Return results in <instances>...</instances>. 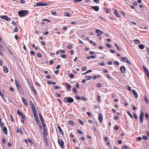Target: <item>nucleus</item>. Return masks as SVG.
<instances>
[{"label": "nucleus", "mask_w": 149, "mask_h": 149, "mask_svg": "<svg viewBox=\"0 0 149 149\" xmlns=\"http://www.w3.org/2000/svg\"><path fill=\"white\" fill-rule=\"evenodd\" d=\"M134 41L136 44H138L140 43L139 40L138 39L134 40Z\"/></svg>", "instance_id": "obj_30"}, {"label": "nucleus", "mask_w": 149, "mask_h": 149, "mask_svg": "<svg viewBox=\"0 0 149 149\" xmlns=\"http://www.w3.org/2000/svg\"><path fill=\"white\" fill-rule=\"evenodd\" d=\"M31 88L32 89V91L33 92L36 94H37V93L36 92L34 87L31 85Z\"/></svg>", "instance_id": "obj_24"}, {"label": "nucleus", "mask_w": 149, "mask_h": 149, "mask_svg": "<svg viewBox=\"0 0 149 149\" xmlns=\"http://www.w3.org/2000/svg\"><path fill=\"white\" fill-rule=\"evenodd\" d=\"M17 114L20 116L24 120L25 119V116L24 114L20 112L19 110H17Z\"/></svg>", "instance_id": "obj_6"}, {"label": "nucleus", "mask_w": 149, "mask_h": 149, "mask_svg": "<svg viewBox=\"0 0 149 149\" xmlns=\"http://www.w3.org/2000/svg\"><path fill=\"white\" fill-rule=\"evenodd\" d=\"M69 123L70 124L72 125H73L74 124L73 122L71 120H69Z\"/></svg>", "instance_id": "obj_49"}, {"label": "nucleus", "mask_w": 149, "mask_h": 149, "mask_svg": "<svg viewBox=\"0 0 149 149\" xmlns=\"http://www.w3.org/2000/svg\"><path fill=\"white\" fill-rule=\"evenodd\" d=\"M64 15L65 16H70V15L69 14V13H64Z\"/></svg>", "instance_id": "obj_44"}, {"label": "nucleus", "mask_w": 149, "mask_h": 149, "mask_svg": "<svg viewBox=\"0 0 149 149\" xmlns=\"http://www.w3.org/2000/svg\"><path fill=\"white\" fill-rule=\"evenodd\" d=\"M108 140V137L107 136H105L104 138V141L105 142H107Z\"/></svg>", "instance_id": "obj_55"}, {"label": "nucleus", "mask_w": 149, "mask_h": 149, "mask_svg": "<svg viewBox=\"0 0 149 149\" xmlns=\"http://www.w3.org/2000/svg\"><path fill=\"white\" fill-rule=\"evenodd\" d=\"M39 116L41 121V123H45L44 120L42 118V117L40 113H39Z\"/></svg>", "instance_id": "obj_16"}, {"label": "nucleus", "mask_w": 149, "mask_h": 149, "mask_svg": "<svg viewBox=\"0 0 149 149\" xmlns=\"http://www.w3.org/2000/svg\"><path fill=\"white\" fill-rule=\"evenodd\" d=\"M10 120L12 122H13L14 121V119L13 118V116H12V115L11 114L10 115Z\"/></svg>", "instance_id": "obj_36"}, {"label": "nucleus", "mask_w": 149, "mask_h": 149, "mask_svg": "<svg viewBox=\"0 0 149 149\" xmlns=\"http://www.w3.org/2000/svg\"><path fill=\"white\" fill-rule=\"evenodd\" d=\"M0 17L1 18L5 19L7 21H9L10 20V18L6 15L0 16Z\"/></svg>", "instance_id": "obj_9"}, {"label": "nucleus", "mask_w": 149, "mask_h": 149, "mask_svg": "<svg viewBox=\"0 0 149 149\" xmlns=\"http://www.w3.org/2000/svg\"><path fill=\"white\" fill-rule=\"evenodd\" d=\"M15 82L17 90L20 92L21 90V88L20 84L16 80H15Z\"/></svg>", "instance_id": "obj_5"}, {"label": "nucleus", "mask_w": 149, "mask_h": 149, "mask_svg": "<svg viewBox=\"0 0 149 149\" xmlns=\"http://www.w3.org/2000/svg\"><path fill=\"white\" fill-rule=\"evenodd\" d=\"M87 114L90 117H91L92 115L91 113L90 112H87Z\"/></svg>", "instance_id": "obj_48"}, {"label": "nucleus", "mask_w": 149, "mask_h": 149, "mask_svg": "<svg viewBox=\"0 0 149 149\" xmlns=\"http://www.w3.org/2000/svg\"><path fill=\"white\" fill-rule=\"evenodd\" d=\"M77 131L80 134H83V132H82L80 130H77Z\"/></svg>", "instance_id": "obj_57"}, {"label": "nucleus", "mask_w": 149, "mask_h": 149, "mask_svg": "<svg viewBox=\"0 0 149 149\" xmlns=\"http://www.w3.org/2000/svg\"><path fill=\"white\" fill-rule=\"evenodd\" d=\"M58 144L61 147L62 149H64V142L61 139H58Z\"/></svg>", "instance_id": "obj_3"}, {"label": "nucleus", "mask_w": 149, "mask_h": 149, "mask_svg": "<svg viewBox=\"0 0 149 149\" xmlns=\"http://www.w3.org/2000/svg\"><path fill=\"white\" fill-rule=\"evenodd\" d=\"M121 58L123 60H121V61L123 62H125L127 63L129 61L128 60L126 57H124L123 58L122 57H121Z\"/></svg>", "instance_id": "obj_19"}, {"label": "nucleus", "mask_w": 149, "mask_h": 149, "mask_svg": "<svg viewBox=\"0 0 149 149\" xmlns=\"http://www.w3.org/2000/svg\"><path fill=\"white\" fill-rule=\"evenodd\" d=\"M54 88L55 89H59L60 88V87L57 86H54Z\"/></svg>", "instance_id": "obj_62"}, {"label": "nucleus", "mask_w": 149, "mask_h": 149, "mask_svg": "<svg viewBox=\"0 0 149 149\" xmlns=\"http://www.w3.org/2000/svg\"><path fill=\"white\" fill-rule=\"evenodd\" d=\"M65 84L66 85V88L68 89V90L69 91H70L71 90V88L72 86H71L70 84L68 83H65Z\"/></svg>", "instance_id": "obj_12"}, {"label": "nucleus", "mask_w": 149, "mask_h": 149, "mask_svg": "<svg viewBox=\"0 0 149 149\" xmlns=\"http://www.w3.org/2000/svg\"><path fill=\"white\" fill-rule=\"evenodd\" d=\"M0 49L2 51H3V50H4V47L2 46L0 44Z\"/></svg>", "instance_id": "obj_37"}, {"label": "nucleus", "mask_w": 149, "mask_h": 149, "mask_svg": "<svg viewBox=\"0 0 149 149\" xmlns=\"http://www.w3.org/2000/svg\"><path fill=\"white\" fill-rule=\"evenodd\" d=\"M3 131L5 135L7 134V130L6 127H4L3 128Z\"/></svg>", "instance_id": "obj_23"}, {"label": "nucleus", "mask_w": 149, "mask_h": 149, "mask_svg": "<svg viewBox=\"0 0 149 149\" xmlns=\"http://www.w3.org/2000/svg\"><path fill=\"white\" fill-rule=\"evenodd\" d=\"M0 95L1 96V98H2V99L3 100L6 102V100L4 98L3 95L1 93V94H0Z\"/></svg>", "instance_id": "obj_33"}, {"label": "nucleus", "mask_w": 149, "mask_h": 149, "mask_svg": "<svg viewBox=\"0 0 149 149\" xmlns=\"http://www.w3.org/2000/svg\"><path fill=\"white\" fill-rule=\"evenodd\" d=\"M132 93L134 96V97L136 98H137L138 97V96L137 93L136 92V91L134 90H133L132 91Z\"/></svg>", "instance_id": "obj_15"}, {"label": "nucleus", "mask_w": 149, "mask_h": 149, "mask_svg": "<svg viewBox=\"0 0 149 149\" xmlns=\"http://www.w3.org/2000/svg\"><path fill=\"white\" fill-rule=\"evenodd\" d=\"M73 91L74 92V93H77V89L75 87H74L73 88Z\"/></svg>", "instance_id": "obj_34"}, {"label": "nucleus", "mask_w": 149, "mask_h": 149, "mask_svg": "<svg viewBox=\"0 0 149 149\" xmlns=\"http://www.w3.org/2000/svg\"><path fill=\"white\" fill-rule=\"evenodd\" d=\"M44 138V139L45 141V142L46 143V145L47 144V137H45Z\"/></svg>", "instance_id": "obj_47"}, {"label": "nucleus", "mask_w": 149, "mask_h": 149, "mask_svg": "<svg viewBox=\"0 0 149 149\" xmlns=\"http://www.w3.org/2000/svg\"><path fill=\"white\" fill-rule=\"evenodd\" d=\"M97 100L98 102H101L100 96L99 95H98L97 96Z\"/></svg>", "instance_id": "obj_35"}, {"label": "nucleus", "mask_w": 149, "mask_h": 149, "mask_svg": "<svg viewBox=\"0 0 149 149\" xmlns=\"http://www.w3.org/2000/svg\"><path fill=\"white\" fill-rule=\"evenodd\" d=\"M114 13L115 15L118 17H120V15L119 13L115 9H114Z\"/></svg>", "instance_id": "obj_13"}, {"label": "nucleus", "mask_w": 149, "mask_h": 149, "mask_svg": "<svg viewBox=\"0 0 149 149\" xmlns=\"http://www.w3.org/2000/svg\"><path fill=\"white\" fill-rule=\"evenodd\" d=\"M22 100L23 103L25 104V105L27 106V103L26 101V100L24 98H22Z\"/></svg>", "instance_id": "obj_27"}, {"label": "nucleus", "mask_w": 149, "mask_h": 149, "mask_svg": "<svg viewBox=\"0 0 149 149\" xmlns=\"http://www.w3.org/2000/svg\"><path fill=\"white\" fill-rule=\"evenodd\" d=\"M144 116V113L143 111H141L140 115L139 122L140 123H142L143 121V118Z\"/></svg>", "instance_id": "obj_4"}, {"label": "nucleus", "mask_w": 149, "mask_h": 149, "mask_svg": "<svg viewBox=\"0 0 149 149\" xmlns=\"http://www.w3.org/2000/svg\"><path fill=\"white\" fill-rule=\"evenodd\" d=\"M141 137H138L136 138L137 140L139 141H141Z\"/></svg>", "instance_id": "obj_61"}, {"label": "nucleus", "mask_w": 149, "mask_h": 149, "mask_svg": "<svg viewBox=\"0 0 149 149\" xmlns=\"http://www.w3.org/2000/svg\"><path fill=\"white\" fill-rule=\"evenodd\" d=\"M133 115L134 117V118H135V119H138L135 113H133Z\"/></svg>", "instance_id": "obj_40"}, {"label": "nucleus", "mask_w": 149, "mask_h": 149, "mask_svg": "<svg viewBox=\"0 0 149 149\" xmlns=\"http://www.w3.org/2000/svg\"><path fill=\"white\" fill-rule=\"evenodd\" d=\"M48 133L47 132H44L43 133V136L44 138L45 137H46V136H47Z\"/></svg>", "instance_id": "obj_28"}, {"label": "nucleus", "mask_w": 149, "mask_h": 149, "mask_svg": "<svg viewBox=\"0 0 149 149\" xmlns=\"http://www.w3.org/2000/svg\"><path fill=\"white\" fill-rule=\"evenodd\" d=\"M64 102L65 103H72L73 102L74 100L73 98L70 97H66L64 98Z\"/></svg>", "instance_id": "obj_2"}, {"label": "nucleus", "mask_w": 149, "mask_h": 149, "mask_svg": "<svg viewBox=\"0 0 149 149\" xmlns=\"http://www.w3.org/2000/svg\"><path fill=\"white\" fill-rule=\"evenodd\" d=\"M107 76L108 78L110 79H112V77L109 74H107Z\"/></svg>", "instance_id": "obj_43"}, {"label": "nucleus", "mask_w": 149, "mask_h": 149, "mask_svg": "<svg viewBox=\"0 0 149 149\" xmlns=\"http://www.w3.org/2000/svg\"><path fill=\"white\" fill-rule=\"evenodd\" d=\"M48 4H47L46 3H42V2H39L36 3V5L35 6H45L48 5Z\"/></svg>", "instance_id": "obj_8"}, {"label": "nucleus", "mask_w": 149, "mask_h": 149, "mask_svg": "<svg viewBox=\"0 0 149 149\" xmlns=\"http://www.w3.org/2000/svg\"><path fill=\"white\" fill-rule=\"evenodd\" d=\"M74 76V74L72 73H70L69 75V77L71 78H73Z\"/></svg>", "instance_id": "obj_41"}, {"label": "nucleus", "mask_w": 149, "mask_h": 149, "mask_svg": "<svg viewBox=\"0 0 149 149\" xmlns=\"http://www.w3.org/2000/svg\"><path fill=\"white\" fill-rule=\"evenodd\" d=\"M144 100H145L146 101L147 103H148V100L147 97H145Z\"/></svg>", "instance_id": "obj_60"}, {"label": "nucleus", "mask_w": 149, "mask_h": 149, "mask_svg": "<svg viewBox=\"0 0 149 149\" xmlns=\"http://www.w3.org/2000/svg\"><path fill=\"white\" fill-rule=\"evenodd\" d=\"M57 127L58 129V130H59V131H60L62 130L61 129V127H60V126L58 124V126H57Z\"/></svg>", "instance_id": "obj_53"}, {"label": "nucleus", "mask_w": 149, "mask_h": 149, "mask_svg": "<svg viewBox=\"0 0 149 149\" xmlns=\"http://www.w3.org/2000/svg\"><path fill=\"white\" fill-rule=\"evenodd\" d=\"M30 104L31 106V107H33L34 106L33 103V102H32V101H30Z\"/></svg>", "instance_id": "obj_54"}, {"label": "nucleus", "mask_w": 149, "mask_h": 149, "mask_svg": "<svg viewBox=\"0 0 149 149\" xmlns=\"http://www.w3.org/2000/svg\"><path fill=\"white\" fill-rule=\"evenodd\" d=\"M35 119L36 120L38 124H39V122H40L39 120V118L38 116H36V117H34Z\"/></svg>", "instance_id": "obj_26"}, {"label": "nucleus", "mask_w": 149, "mask_h": 149, "mask_svg": "<svg viewBox=\"0 0 149 149\" xmlns=\"http://www.w3.org/2000/svg\"><path fill=\"white\" fill-rule=\"evenodd\" d=\"M29 13V12L28 10H24L19 11L18 12V13L20 17H22L26 15Z\"/></svg>", "instance_id": "obj_1"}, {"label": "nucleus", "mask_w": 149, "mask_h": 149, "mask_svg": "<svg viewBox=\"0 0 149 149\" xmlns=\"http://www.w3.org/2000/svg\"><path fill=\"white\" fill-rule=\"evenodd\" d=\"M81 69L83 71H85L86 70V68L85 66H83Z\"/></svg>", "instance_id": "obj_58"}, {"label": "nucleus", "mask_w": 149, "mask_h": 149, "mask_svg": "<svg viewBox=\"0 0 149 149\" xmlns=\"http://www.w3.org/2000/svg\"><path fill=\"white\" fill-rule=\"evenodd\" d=\"M31 107L32 108V109L33 112L36 111V109H35V108L34 106L33 107Z\"/></svg>", "instance_id": "obj_56"}, {"label": "nucleus", "mask_w": 149, "mask_h": 149, "mask_svg": "<svg viewBox=\"0 0 149 149\" xmlns=\"http://www.w3.org/2000/svg\"><path fill=\"white\" fill-rule=\"evenodd\" d=\"M91 7L96 11H98L99 9L98 6H92Z\"/></svg>", "instance_id": "obj_17"}, {"label": "nucleus", "mask_w": 149, "mask_h": 149, "mask_svg": "<svg viewBox=\"0 0 149 149\" xmlns=\"http://www.w3.org/2000/svg\"><path fill=\"white\" fill-rule=\"evenodd\" d=\"M101 77V76L99 75H97L93 76L92 77L94 79H95L97 78H100Z\"/></svg>", "instance_id": "obj_22"}, {"label": "nucleus", "mask_w": 149, "mask_h": 149, "mask_svg": "<svg viewBox=\"0 0 149 149\" xmlns=\"http://www.w3.org/2000/svg\"><path fill=\"white\" fill-rule=\"evenodd\" d=\"M54 73L56 74H58V73H59V71L58 70H55L54 71Z\"/></svg>", "instance_id": "obj_59"}, {"label": "nucleus", "mask_w": 149, "mask_h": 149, "mask_svg": "<svg viewBox=\"0 0 149 149\" xmlns=\"http://www.w3.org/2000/svg\"><path fill=\"white\" fill-rule=\"evenodd\" d=\"M139 47L141 49H143L144 48V46L143 44H141L139 45Z\"/></svg>", "instance_id": "obj_29"}, {"label": "nucleus", "mask_w": 149, "mask_h": 149, "mask_svg": "<svg viewBox=\"0 0 149 149\" xmlns=\"http://www.w3.org/2000/svg\"><path fill=\"white\" fill-rule=\"evenodd\" d=\"M18 28L17 27H16L15 28L14 30V32H17L18 31Z\"/></svg>", "instance_id": "obj_46"}, {"label": "nucleus", "mask_w": 149, "mask_h": 149, "mask_svg": "<svg viewBox=\"0 0 149 149\" xmlns=\"http://www.w3.org/2000/svg\"><path fill=\"white\" fill-rule=\"evenodd\" d=\"M42 126H43L44 132H47V130L46 127L45 125L44 124V123H42Z\"/></svg>", "instance_id": "obj_21"}, {"label": "nucleus", "mask_w": 149, "mask_h": 149, "mask_svg": "<svg viewBox=\"0 0 149 149\" xmlns=\"http://www.w3.org/2000/svg\"><path fill=\"white\" fill-rule=\"evenodd\" d=\"M143 68L145 72L146 73V75L147 76L148 79H149V72L148 70L145 66L143 67Z\"/></svg>", "instance_id": "obj_7"}, {"label": "nucleus", "mask_w": 149, "mask_h": 149, "mask_svg": "<svg viewBox=\"0 0 149 149\" xmlns=\"http://www.w3.org/2000/svg\"><path fill=\"white\" fill-rule=\"evenodd\" d=\"M90 42L93 45H94V46H95L96 45V44L94 42H93L92 40H90Z\"/></svg>", "instance_id": "obj_45"}, {"label": "nucleus", "mask_w": 149, "mask_h": 149, "mask_svg": "<svg viewBox=\"0 0 149 149\" xmlns=\"http://www.w3.org/2000/svg\"><path fill=\"white\" fill-rule=\"evenodd\" d=\"M128 148V147L127 145H125L122 148V149H127Z\"/></svg>", "instance_id": "obj_39"}, {"label": "nucleus", "mask_w": 149, "mask_h": 149, "mask_svg": "<svg viewBox=\"0 0 149 149\" xmlns=\"http://www.w3.org/2000/svg\"><path fill=\"white\" fill-rule=\"evenodd\" d=\"M33 116L34 117H36V116H38L36 111H34L33 112Z\"/></svg>", "instance_id": "obj_42"}, {"label": "nucleus", "mask_w": 149, "mask_h": 149, "mask_svg": "<svg viewBox=\"0 0 149 149\" xmlns=\"http://www.w3.org/2000/svg\"><path fill=\"white\" fill-rule=\"evenodd\" d=\"M96 33H103V31H101L99 29H97L96 30Z\"/></svg>", "instance_id": "obj_25"}, {"label": "nucleus", "mask_w": 149, "mask_h": 149, "mask_svg": "<svg viewBox=\"0 0 149 149\" xmlns=\"http://www.w3.org/2000/svg\"><path fill=\"white\" fill-rule=\"evenodd\" d=\"M3 71L4 72L7 73L8 72L9 70L6 66H4L3 67Z\"/></svg>", "instance_id": "obj_18"}, {"label": "nucleus", "mask_w": 149, "mask_h": 149, "mask_svg": "<svg viewBox=\"0 0 149 149\" xmlns=\"http://www.w3.org/2000/svg\"><path fill=\"white\" fill-rule=\"evenodd\" d=\"M120 70L121 72L123 73H124L125 72V67L123 66H121L120 67Z\"/></svg>", "instance_id": "obj_14"}, {"label": "nucleus", "mask_w": 149, "mask_h": 149, "mask_svg": "<svg viewBox=\"0 0 149 149\" xmlns=\"http://www.w3.org/2000/svg\"><path fill=\"white\" fill-rule=\"evenodd\" d=\"M114 45L118 51H121L122 50V48L119 47L116 43L114 44Z\"/></svg>", "instance_id": "obj_20"}, {"label": "nucleus", "mask_w": 149, "mask_h": 149, "mask_svg": "<svg viewBox=\"0 0 149 149\" xmlns=\"http://www.w3.org/2000/svg\"><path fill=\"white\" fill-rule=\"evenodd\" d=\"M98 118L100 123H102L103 120V116L102 114L100 113L98 114Z\"/></svg>", "instance_id": "obj_11"}, {"label": "nucleus", "mask_w": 149, "mask_h": 149, "mask_svg": "<svg viewBox=\"0 0 149 149\" xmlns=\"http://www.w3.org/2000/svg\"><path fill=\"white\" fill-rule=\"evenodd\" d=\"M127 114L130 116V117L132 119L133 118V117L132 116V115L131 114V113H130V112L129 111H128L127 112Z\"/></svg>", "instance_id": "obj_32"}, {"label": "nucleus", "mask_w": 149, "mask_h": 149, "mask_svg": "<svg viewBox=\"0 0 149 149\" xmlns=\"http://www.w3.org/2000/svg\"><path fill=\"white\" fill-rule=\"evenodd\" d=\"M42 21H46L47 22H50V20L46 19H42Z\"/></svg>", "instance_id": "obj_38"}, {"label": "nucleus", "mask_w": 149, "mask_h": 149, "mask_svg": "<svg viewBox=\"0 0 149 149\" xmlns=\"http://www.w3.org/2000/svg\"><path fill=\"white\" fill-rule=\"evenodd\" d=\"M96 86L97 87H102V85L101 84L98 83L97 84Z\"/></svg>", "instance_id": "obj_51"}, {"label": "nucleus", "mask_w": 149, "mask_h": 149, "mask_svg": "<svg viewBox=\"0 0 149 149\" xmlns=\"http://www.w3.org/2000/svg\"><path fill=\"white\" fill-rule=\"evenodd\" d=\"M13 25L15 26L16 25V23L14 22H13L11 23Z\"/></svg>", "instance_id": "obj_63"}, {"label": "nucleus", "mask_w": 149, "mask_h": 149, "mask_svg": "<svg viewBox=\"0 0 149 149\" xmlns=\"http://www.w3.org/2000/svg\"><path fill=\"white\" fill-rule=\"evenodd\" d=\"M76 99L77 100H82L83 101H86L87 100V99L85 97H80L79 96H77L76 97Z\"/></svg>", "instance_id": "obj_10"}, {"label": "nucleus", "mask_w": 149, "mask_h": 149, "mask_svg": "<svg viewBox=\"0 0 149 149\" xmlns=\"http://www.w3.org/2000/svg\"><path fill=\"white\" fill-rule=\"evenodd\" d=\"M143 139L146 140L148 138L146 136H143Z\"/></svg>", "instance_id": "obj_64"}, {"label": "nucleus", "mask_w": 149, "mask_h": 149, "mask_svg": "<svg viewBox=\"0 0 149 149\" xmlns=\"http://www.w3.org/2000/svg\"><path fill=\"white\" fill-rule=\"evenodd\" d=\"M60 56L61 57L63 58H65L66 57V55L65 54H61Z\"/></svg>", "instance_id": "obj_50"}, {"label": "nucleus", "mask_w": 149, "mask_h": 149, "mask_svg": "<svg viewBox=\"0 0 149 149\" xmlns=\"http://www.w3.org/2000/svg\"><path fill=\"white\" fill-rule=\"evenodd\" d=\"M85 77L87 79V80H89L91 79V78H92L90 76H88L87 75H86Z\"/></svg>", "instance_id": "obj_31"}, {"label": "nucleus", "mask_w": 149, "mask_h": 149, "mask_svg": "<svg viewBox=\"0 0 149 149\" xmlns=\"http://www.w3.org/2000/svg\"><path fill=\"white\" fill-rule=\"evenodd\" d=\"M0 127L1 128H3L4 127V123H0Z\"/></svg>", "instance_id": "obj_52"}]
</instances>
